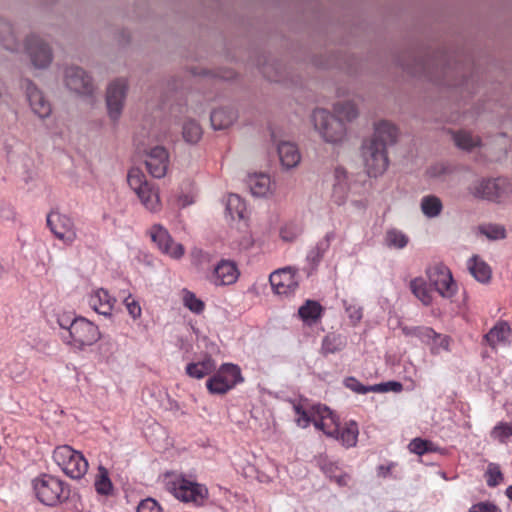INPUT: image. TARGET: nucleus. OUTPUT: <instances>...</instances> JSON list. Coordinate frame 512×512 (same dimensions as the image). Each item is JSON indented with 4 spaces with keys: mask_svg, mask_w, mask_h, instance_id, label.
Instances as JSON below:
<instances>
[{
    "mask_svg": "<svg viewBox=\"0 0 512 512\" xmlns=\"http://www.w3.org/2000/svg\"><path fill=\"white\" fill-rule=\"evenodd\" d=\"M453 138L455 144L464 150H471L472 148L480 145V139L466 131H459L455 133Z\"/></svg>",
    "mask_w": 512,
    "mask_h": 512,
    "instance_id": "40",
    "label": "nucleus"
},
{
    "mask_svg": "<svg viewBox=\"0 0 512 512\" xmlns=\"http://www.w3.org/2000/svg\"><path fill=\"white\" fill-rule=\"evenodd\" d=\"M57 323L64 331L63 342L76 351H84L96 344L102 337L99 327L83 316L72 318L62 314L57 318Z\"/></svg>",
    "mask_w": 512,
    "mask_h": 512,
    "instance_id": "2",
    "label": "nucleus"
},
{
    "mask_svg": "<svg viewBox=\"0 0 512 512\" xmlns=\"http://www.w3.org/2000/svg\"><path fill=\"white\" fill-rule=\"evenodd\" d=\"M182 134L186 142L196 143L202 136V128L196 121L189 120L184 123Z\"/></svg>",
    "mask_w": 512,
    "mask_h": 512,
    "instance_id": "39",
    "label": "nucleus"
},
{
    "mask_svg": "<svg viewBox=\"0 0 512 512\" xmlns=\"http://www.w3.org/2000/svg\"><path fill=\"white\" fill-rule=\"evenodd\" d=\"M226 211L233 220H242L245 218V202L239 195L229 194L226 200Z\"/></svg>",
    "mask_w": 512,
    "mask_h": 512,
    "instance_id": "33",
    "label": "nucleus"
},
{
    "mask_svg": "<svg viewBox=\"0 0 512 512\" xmlns=\"http://www.w3.org/2000/svg\"><path fill=\"white\" fill-rule=\"evenodd\" d=\"M312 121L321 138L331 144L341 143L346 137V126L342 119L325 109H315Z\"/></svg>",
    "mask_w": 512,
    "mask_h": 512,
    "instance_id": "5",
    "label": "nucleus"
},
{
    "mask_svg": "<svg viewBox=\"0 0 512 512\" xmlns=\"http://www.w3.org/2000/svg\"><path fill=\"white\" fill-rule=\"evenodd\" d=\"M123 302H124V305L129 313V315L133 319H138L141 317V314H142L141 306H140L139 302L132 297L131 294H128L124 298Z\"/></svg>",
    "mask_w": 512,
    "mask_h": 512,
    "instance_id": "48",
    "label": "nucleus"
},
{
    "mask_svg": "<svg viewBox=\"0 0 512 512\" xmlns=\"http://www.w3.org/2000/svg\"><path fill=\"white\" fill-rule=\"evenodd\" d=\"M483 233L490 239H503L506 236L504 227L500 225H490L483 229Z\"/></svg>",
    "mask_w": 512,
    "mask_h": 512,
    "instance_id": "55",
    "label": "nucleus"
},
{
    "mask_svg": "<svg viewBox=\"0 0 512 512\" xmlns=\"http://www.w3.org/2000/svg\"><path fill=\"white\" fill-rule=\"evenodd\" d=\"M346 345L342 336L336 334H328L323 338L321 352L324 355L334 354L341 351Z\"/></svg>",
    "mask_w": 512,
    "mask_h": 512,
    "instance_id": "37",
    "label": "nucleus"
},
{
    "mask_svg": "<svg viewBox=\"0 0 512 512\" xmlns=\"http://www.w3.org/2000/svg\"><path fill=\"white\" fill-rule=\"evenodd\" d=\"M413 328H414V327H407V326H405V327H403V328H402V332H403L405 335H407V336H414V334H413Z\"/></svg>",
    "mask_w": 512,
    "mask_h": 512,
    "instance_id": "58",
    "label": "nucleus"
},
{
    "mask_svg": "<svg viewBox=\"0 0 512 512\" xmlns=\"http://www.w3.org/2000/svg\"><path fill=\"white\" fill-rule=\"evenodd\" d=\"M372 392L382 393V392H401L403 389V385L397 381H388L385 383L371 385Z\"/></svg>",
    "mask_w": 512,
    "mask_h": 512,
    "instance_id": "51",
    "label": "nucleus"
},
{
    "mask_svg": "<svg viewBox=\"0 0 512 512\" xmlns=\"http://www.w3.org/2000/svg\"><path fill=\"white\" fill-rule=\"evenodd\" d=\"M47 226L53 235L65 245H72L77 239V231L73 219L58 211L47 215Z\"/></svg>",
    "mask_w": 512,
    "mask_h": 512,
    "instance_id": "12",
    "label": "nucleus"
},
{
    "mask_svg": "<svg viewBox=\"0 0 512 512\" xmlns=\"http://www.w3.org/2000/svg\"><path fill=\"white\" fill-rule=\"evenodd\" d=\"M26 51L31 58V62L36 68H45L52 61L50 47L38 36L31 35L26 40Z\"/></svg>",
    "mask_w": 512,
    "mask_h": 512,
    "instance_id": "14",
    "label": "nucleus"
},
{
    "mask_svg": "<svg viewBox=\"0 0 512 512\" xmlns=\"http://www.w3.org/2000/svg\"><path fill=\"white\" fill-rule=\"evenodd\" d=\"M408 448H409L410 452L415 453L420 456L425 453L435 451L434 444L431 441L424 440L421 438L413 439L409 443Z\"/></svg>",
    "mask_w": 512,
    "mask_h": 512,
    "instance_id": "45",
    "label": "nucleus"
},
{
    "mask_svg": "<svg viewBox=\"0 0 512 512\" xmlns=\"http://www.w3.org/2000/svg\"><path fill=\"white\" fill-rule=\"evenodd\" d=\"M450 345V338L446 335L437 334L432 338V353L438 354L441 350H448Z\"/></svg>",
    "mask_w": 512,
    "mask_h": 512,
    "instance_id": "49",
    "label": "nucleus"
},
{
    "mask_svg": "<svg viewBox=\"0 0 512 512\" xmlns=\"http://www.w3.org/2000/svg\"><path fill=\"white\" fill-rule=\"evenodd\" d=\"M116 303V298L104 288L95 289L88 295L89 307L105 318L110 319L113 316Z\"/></svg>",
    "mask_w": 512,
    "mask_h": 512,
    "instance_id": "19",
    "label": "nucleus"
},
{
    "mask_svg": "<svg viewBox=\"0 0 512 512\" xmlns=\"http://www.w3.org/2000/svg\"><path fill=\"white\" fill-rule=\"evenodd\" d=\"M127 82L124 79L113 81L107 88L106 103L111 119L117 120L123 108Z\"/></svg>",
    "mask_w": 512,
    "mask_h": 512,
    "instance_id": "16",
    "label": "nucleus"
},
{
    "mask_svg": "<svg viewBox=\"0 0 512 512\" xmlns=\"http://www.w3.org/2000/svg\"><path fill=\"white\" fill-rule=\"evenodd\" d=\"M14 32L10 23L0 21V41L4 47L9 50H14Z\"/></svg>",
    "mask_w": 512,
    "mask_h": 512,
    "instance_id": "44",
    "label": "nucleus"
},
{
    "mask_svg": "<svg viewBox=\"0 0 512 512\" xmlns=\"http://www.w3.org/2000/svg\"><path fill=\"white\" fill-rule=\"evenodd\" d=\"M242 381L240 368L225 363L207 380L206 387L211 394H225Z\"/></svg>",
    "mask_w": 512,
    "mask_h": 512,
    "instance_id": "8",
    "label": "nucleus"
},
{
    "mask_svg": "<svg viewBox=\"0 0 512 512\" xmlns=\"http://www.w3.org/2000/svg\"><path fill=\"white\" fill-rule=\"evenodd\" d=\"M512 436V423L499 422L490 432V437L501 444H505Z\"/></svg>",
    "mask_w": 512,
    "mask_h": 512,
    "instance_id": "42",
    "label": "nucleus"
},
{
    "mask_svg": "<svg viewBox=\"0 0 512 512\" xmlns=\"http://www.w3.org/2000/svg\"><path fill=\"white\" fill-rule=\"evenodd\" d=\"M24 86L30 107L39 118H46L52 112L51 104L43 93L30 81L25 80Z\"/></svg>",
    "mask_w": 512,
    "mask_h": 512,
    "instance_id": "21",
    "label": "nucleus"
},
{
    "mask_svg": "<svg viewBox=\"0 0 512 512\" xmlns=\"http://www.w3.org/2000/svg\"><path fill=\"white\" fill-rule=\"evenodd\" d=\"M345 311L353 325H356L362 319V309L356 304H347L345 302Z\"/></svg>",
    "mask_w": 512,
    "mask_h": 512,
    "instance_id": "54",
    "label": "nucleus"
},
{
    "mask_svg": "<svg viewBox=\"0 0 512 512\" xmlns=\"http://www.w3.org/2000/svg\"><path fill=\"white\" fill-rule=\"evenodd\" d=\"M323 311L324 309L319 302L306 300L298 309V315L303 322L314 324L322 317Z\"/></svg>",
    "mask_w": 512,
    "mask_h": 512,
    "instance_id": "28",
    "label": "nucleus"
},
{
    "mask_svg": "<svg viewBox=\"0 0 512 512\" xmlns=\"http://www.w3.org/2000/svg\"><path fill=\"white\" fill-rule=\"evenodd\" d=\"M248 185L254 196L262 197L270 191L271 180L266 174H254L249 176Z\"/></svg>",
    "mask_w": 512,
    "mask_h": 512,
    "instance_id": "30",
    "label": "nucleus"
},
{
    "mask_svg": "<svg viewBox=\"0 0 512 512\" xmlns=\"http://www.w3.org/2000/svg\"><path fill=\"white\" fill-rule=\"evenodd\" d=\"M278 154L282 165L288 169L297 166L301 159L297 146L290 142L280 143Z\"/></svg>",
    "mask_w": 512,
    "mask_h": 512,
    "instance_id": "25",
    "label": "nucleus"
},
{
    "mask_svg": "<svg viewBox=\"0 0 512 512\" xmlns=\"http://www.w3.org/2000/svg\"><path fill=\"white\" fill-rule=\"evenodd\" d=\"M65 84L70 90L82 95H91L94 91L91 78L82 68L76 66L65 70Z\"/></svg>",
    "mask_w": 512,
    "mask_h": 512,
    "instance_id": "17",
    "label": "nucleus"
},
{
    "mask_svg": "<svg viewBox=\"0 0 512 512\" xmlns=\"http://www.w3.org/2000/svg\"><path fill=\"white\" fill-rule=\"evenodd\" d=\"M334 111L339 116L347 121L355 119L358 115L356 105L351 101L338 102L334 105Z\"/></svg>",
    "mask_w": 512,
    "mask_h": 512,
    "instance_id": "43",
    "label": "nucleus"
},
{
    "mask_svg": "<svg viewBox=\"0 0 512 512\" xmlns=\"http://www.w3.org/2000/svg\"><path fill=\"white\" fill-rule=\"evenodd\" d=\"M167 489L180 501L200 505L203 503L207 489L195 482L177 477L167 482Z\"/></svg>",
    "mask_w": 512,
    "mask_h": 512,
    "instance_id": "10",
    "label": "nucleus"
},
{
    "mask_svg": "<svg viewBox=\"0 0 512 512\" xmlns=\"http://www.w3.org/2000/svg\"><path fill=\"white\" fill-rule=\"evenodd\" d=\"M321 470L324 474L334 481L338 486H347L350 481V476L343 472L341 468L332 462L320 463Z\"/></svg>",
    "mask_w": 512,
    "mask_h": 512,
    "instance_id": "31",
    "label": "nucleus"
},
{
    "mask_svg": "<svg viewBox=\"0 0 512 512\" xmlns=\"http://www.w3.org/2000/svg\"><path fill=\"white\" fill-rule=\"evenodd\" d=\"M182 300L184 306L193 313L200 314L205 308L204 302L187 289L182 290Z\"/></svg>",
    "mask_w": 512,
    "mask_h": 512,
    "instance_id": "41",
    "label": "nucleus"
},
{
    "mask_svg": "<svg viewBox=\"0 0 512 512\" xmlns=\"http://www.w3.org/2000/svg\"><path fill=\"white\" fill-rule=\"evenodd\" d=\"M408 242V236L396 228L387 230L385 234V243L390 248L403 249Z\"/></svg>",
    "mask_w": 512,
    "mask_h": 512,
    "instance_id": "38",
    "label": "nucleus"
},
{
    "mask_svg": "<svg viewBox=\"0 0 512 512\" xmlns=\"http://www.w3.org/2000/svg\"><path fill=\"white\" fill-rule=\"evenodd\" d=\"M297 269L293 267L280 268L270 274L269 281L273 291L278 295L293 294L298 286Z\"/></svg>",
    "mask_w": 512,
    "mask_h": 512,
    "instance_id": "13",
    "label": "nucleus"
},
{
    "mask_svg": "<svg viewBox=\"0 0 512 512\" xmlns=\"http://www.w3.org/2000/svg\"><path fill=\"white\" fill-rule=\"evenodd\" d=\"M127 181L147 210L153 213L161 210L162 205L158 188L146 180L140 169L131 168L127 175Z\"/></svg>",
    "mask_w": 512,
    "mask_h": 512,
    "instance_id": "6",
    "label": "nucleus"
},
{
    "mask_svg": "<svg viewBox=\"0 0 512 512\" xmlns=\"http://www.w3.org/2000/svg\"><path fill=\"white\" fill-rule=\"evenodd\" d=\"M468 512H501L500 508L489 501L473 504Z\"/></svg>",
    "mask_w": 512,
    "mask_h": 512,
    "instance_id": "53",
    "label": "nucleus"
},
{
    "mask_svg": "<svg viewBox=\"0 0 512 512\" xmlns=\"http://www.w3.org/2000/svg\"><path fill=\"white\" fill-rule=\"evenodd\" d=\"M506 496L512 501V485L506 489Z\"/></svg>",
    "mask_w": 512,
    "mask_h": 512,
    "instance_id": "59",
    "label": "nucleus"
},
{
    "mask_svg": "<svg viewBox=\"0 0 512 512\" xmlns=\"http://www.w3.org/2000/svg\"><path fill=\"white\" fill-rule=\"evenodd\" d=\"M296 423L299 427L306 428L313 424L326 436L331 437L339 432V421L336 415L325 405L316 404L308 408L295 405Z\"/></svg>",
    "mask_w": 512,
    "mask_h": 512,
    "instance_id": "3",
    "label": "nucleus"
},
{
    "mask_svg": "<svg viewBox=\"0 0 512 512\" xmlns=\"http://www.w3.org/2000/svg\"><path fill=\"white\" fill-rule=\"evenodd\" d=\"M334 237L335 234L333 232L327 233L321 241L317 242L316 245L308 251L306 256V261L309 264L308 273L316 270L325 253L329 249L330 243Z\"/></svg>",
    "mask_w": 512,
    "mask_h": 512,
    "instance_id": "23",
    "label": "nucleus"
},
{
    "mask_svg": "<svg viewBox=\"0 0 512 512\" xmlns=\"http://www.w3.org/2000/svg\"><path fill=\"white\" fill-rule=\"evenodd\" d=\"M413 334L422 341H429L435 336V331L429 327H415L413 328Z\"/></svg>",
    "mask_w": 512,
    "mask_h": 512,
    "instance_id": "56",
    "label": "nucleus"
},
{
    "mask_svg": "<svg viewBox=\"0 0 512 512\" xmlns=\"http://www.w3.org/2000/svg\"><path fill=\"white\" fill-rule=\"evenodd\" d=\"M94 487L96 492L103 496H108L113 491V484L109 478V472L102 465L98 467V472L94 481Z\"/></svg>",
    "mask_w": 512,
    "mask_h": 512,
    "instance_id": "34",
    "label": "nucleus"
},
{
    "mask_svg": "<svg viewBox=\"0 0 512 512\" xmlns=\"http://www.w3.org/2000/svg\"><path fill=\"white\" fill-rule=\"evenodd\" d=\"M137 512H162V509L156 500L147 498L139 503Z\"/></svg>",
    "mask_w": 512,
    "mask_h": 512,
    "instance_id": "52",
    "label": "nucleus"
},
{
    "mask_svg": "<svg viewBox=\"0 0 512 512\" xmlns=\"http://www.w3.org/2000/svg\"><path fill=\"white\" fill-rule=\"evenodd\" d=\"M344 385L346 388L357 394H366L368 392H372L371 386H365L360 381H358L355 377H347L344 380Z\"/></svg>",
    "mask_w": 512,
    "mask_h": 512,
    "instance_id": "50",
    "label": "nucleus"
},
{
    "mask_svg": "<svg viewBox=\"0 0 512 512\" xmlns=\"http://www.w3.org/2000/svg\"><path fill=\"white\" fill-rule=\"evenodd\" d=\"M144 162L153 177L162 178L166 175L169 165L168 152L164 147L155 146L146 152Z\"/></svg>",
    "mask_w": 512,
    "mask_h": 512,
    "instance_id": "18",
    "label": "nucleus"
},
{
    "mask_svg": "<svg viewBox=\"0 0 512 512\" xmlns=\"http://www.w3.org/2000/svg\"><path fill=\"white\" fill-rule=\"evenodd\" d=\"M237 114L233 109L219 108L212 111L210 120L214 129H226L236 120Z\"/></svg>",
    "mask_w": 512,
    "mask_h": 512,
    "instance_id": "26",
    "label": "nucleus"
},
{
    "mask_svg": "<svg viewBox=\"0 0 512 512\" xmlns=\"http://www.w3.org/2000/svg\"><path fill=\"white\" fill-rule=\"evenodd\" d=\"M395 467V463H390L389 465H380L378 467V476L380 477H387L390 475L391 470Z\"/></svg>",
    "mask_w": 512,
    "mask_h": 512,
    "instance_id": "57",
    "label": "nucleus"
},
{
    "mask_svg": "<svg viewBox=\"0 0 512 512\" xmlns=\"http://www.w3.org/2000/svg\"><path fill=\"white\" fill-rule=\"evenodd\" d=\"M36 497L45 505L53 506L69 497V489L65 483L50 474H42L33 480Z\"/></svg>",
    "mask_w": 512,
    "mask_h": 512,
    "instance_id": "4",
    "label": "nucleus"
},
{
    "mask_svg": "<svg viewBox=\"0 0 512 512\" xmlns=\"http://www.w3.org/2000/svg\"><path fill=\"white\" fill-rule=\"evenodd\" d=\"M239 271L236 264L230 260H221L214 268L210 282L216 286L231 285L237 281Z\"/></svg>",
    "mask_w": 512,
    "mask_h": 512,
    "instance_id": "22",
    "label": "nucleus"
},
{
    "mask_svg": "<svg viewBox=\"0 0 512 512\" xmlns=\"http://www.w3.org/2000/svg\"><path fill=\"white\" fill-rule=\"evenodd\" d=\"M443 209L440 198L434 195L424 196L421 200L422 213L428 218H434L440 215Z\"/></svg>",
    "mask_w": 512,
    "mask_h": 512,
    "instance_id": "36",
    "label": "nucleus"
},
{
    "mask_svg": "<svg viewBox=\"0 0 512 512\" xmlns=\"http://www.w3.org/2000/svg\"><path fill=\"white\" fill-rule=\"evenodd\" d=\"M486 482L489 487H496L503 480V474L500 470L499 465L490 463L485 473Z\"/></svg>",
    "mask_w": 512,
    "mask_h": 512,
    "instance_id": "46",
    "label": "nucleus"
},
{
    "mask_svg": "<svg viewBox=\"0 0 512 512\" xmlns=\"http://www.w3.org/2000/svg\"><path fill=\"white\" fill-rule=\"evenodd\" d=\"M300 234V227L294 223H287L280 229V238L286 242L294 241Z\"/></svg>",
    "mask_w": 512,
    "mask_h": 512,
    "instance_id": "47",
    "label": "nucleus"
},
{
    "mask_svg": "<svg viewBox=\"0 0 512 512\" xmlns=\"http://www.w3.org/2000/svg\"><path fill=\"white\" fill-rule=\"evenodd\" d=\"M429 285L444 298H452L458 290L450 269L442 264L435 263L426 269Z\"/></svg>",
    "mask_w": 512,
    "mask_h": 512,
    "instance_id": "9",
    "label": "nucleus"
},
{
    "mask_svg": "<svg viewBox=\"0 0 512 512\" xmlns=\"http://www.w3.org/2000/svg\"><path fill=\"white\" fill-rule=\"evenodd\" d=\"M470 191L477 198L502 202L512 193V184L506 178L487 179L473 185Z\"/></svg>",
    "mask_w": 512,
    "mask_h": 512,
    "instance_id": "11",
    "label": "nucleus"
},
{
    "mask_svg": "<svg viewBox=\"0 0 512 512\" xmlns=\"http://www.w3.org/2000/svg\"><path fill=\"white\" fill-rule=\"evenodd\" d=\"M469 270L471 274L480 282H488L491 278L490 267L477 256H474L469 261Z\"/></svg>",
    "mask_w": 512,
    "mask_h": 512,
    "instance_id": "35",
    "label": "nucleus"
},
{
    "mask_svg": "<svg viewBox=\"0 0 512 512\" xmlns=\"http://www.w3.org/2000/svg\"><path fill=\"white\" fill-rule=\"evenodd\" d=\"M397 128L387 122L380 121L375 125L372 137L365 140L361 147V156L367 174L377 177L384 173L388 167L387 146L396 142Z\"/></svg>",
    "mask_w": 512,
    "mask_h": 512,
    "instance_id": "1",
    "label": "nucleus"
},
{
    "mask_svg": "<svg viewBox=\"0 0 512 512\" xmlns=\"http://www.w3.org/2000/svg\"><path fill=\"white\" fill-rule=\"evenodd\" d=\"M358 434L359 430L357 423L351 421L344 427L339 425V432H337V435H333L332 438L340 441L343 446L350 448L357 444Z\"/></svg>",
    "mask_w": 512,
    "mask_h": 512,
    "instance_id": "29",
    "label": "nucleus"
},
{
    "mask_svg": "<svg viewBox=\"0 0 512 512\" xmlns=\"http://www.w3.org/2000/svg\"><path fill=\"white\" fill-rule=\"evenodd\" d=\"M150 236L163 253L175 259L183 256L184 247L179 243H175L168 231L161 225H153L150 229Z\"/></svg>",
    "mask_w": 512,
    "mask_h": 512,
    "instance_id": "15",
    "label": "nucleus"
},
{
    "mask_svg": "<svg viewBox=\"0 0 512 512\" xmlns=\"http://www.w3.org/2000/svg\"><path fill=\"white\" fill-rule=\"evenodd\" d=\"M512 341V329L508 322L498 321L484 336L482 343L496 351L499 346L509 345Z\"/></svg>",
    "mask_w": 512,
    "mask_h": 512,
    "instance_id": "20",
    "label": "nucleus"
},
{
    "mask_svg": "<svg viewBox=\"0 0 512 512\" xmlns=\"http://www.w3.org/2000/svg\"><path fill=\"white\" fill-rule=\"evenodd\" d=\"M334 177L333 197H335V201L338 204H341L345 199L348 189L346 171L341 167H337L334 170Z\"/></svg>",
    "mask_w": 512,
    "mask_h": 512,
    "instance_id": "32",
    "label": "nucleus"
},
{
    "mask_svg": "<svg viewBox=\"0 0 512 512\" xmlns=\"http://www.w3.org/2000/svg\"><path fill=\"white\" fill-rule=\"evenodd\" d=\"M53 460L72 479H81L88 471L89 465L84 455L69 445L57 446L53 451Z\"/></svg>",
    "mask_w": 512,
    "mask_h": 512,
    "instance_id": "7",
    "label": "nucleus"
},
{
    "mask_svg": "<svg viewBox=\"0 0 512 512\" xmlns=\"http://www.w3.org/2000/svg\"><path fill=\"white\" fill-rule=\"evenodd\" d=\"M410 290L413 295L425 306L433 303L432 291L426 280L422 277H416L410 281Z\"/></svg>",
    "mask_w": 512,
    "mask_h": 512,
    "instance_id": "27",
    "label": "nucleus"
},
{
    "mask_svg": "<svg viewBox=\"0 0 512 512\" xmlns=\"http://www.w3.org/2000/svg\"><path fill=\"white\" fill-rule=\"evenodd\" d=\"M185 370L188 376L202 379L216 370V362L211 356H205L201 361L189 363Z\"/></svg>",
    "mask_w": 512,
    "mask_h": 512,
    "instance_id": "24",
    "label": "nucleus"
}]
</instances>
